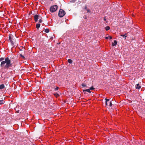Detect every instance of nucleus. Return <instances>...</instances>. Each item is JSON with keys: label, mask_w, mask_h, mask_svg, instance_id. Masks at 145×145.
Segmentation results:
<instances>
[{"label": "nucleus", "mask_w": 145, "mask_h": 145, "mask_svg": "<svg viewBox=\"0 0 145 145\" xmlns=\"http://www.w3.org/2000/svg\"><path fill=\"white\" fill-rule=\"evenodd\" d=\"M12 64L11 63L10 60L8 57L6 58L4 61L1 62V66L5 68H7L11 67Z\"/></svg>", "instance_id": "obj_1"}, {"label": "nucleus", "mask_w": 145, "mask_h": 145, "mask_svg": "<svg viewBox=\"0 0 145 145\" xmlns=\"http://www.w3.org/2000/svg\"><path fill=\"white\" fill-rule=\"evenodd\" d=\"M57 6L56 5H53L50 8V10L51 12H55L57 9Z\"/></svg>", "instance_id": "obj_2"}, {"label": "nucleus", "mask_w": 145, "mask_h": 145, "mask_svg": "<svg viewBox=\"0 0 145 145\" xmlns=\"http://www.w3.org/2000/svg\"><path fill=\"white\" fill-rule=\"evenodd\" d=\"M65 14V12L62 9H60L59 12V16L62 17H63Z\"/></svg>", "instance_id": "obj_3"}, {"label": "nucleus", "mask_w": 145, "mask_h": 145, "mask_svg": "<svg viewBox=\"0 0 145 145\" xmlns=\"http://www.w3.org/2000/svg\"><path fill=\"white\" fill-rule=\"evenodd\" d=\"M40 18V16L37 15H36L34 16V19L35 21V22H37L38 20V19H39Z\"/></svg>", "instance_id": "obj_4"}, {"label": "nucleus", "mask_w": 145, "mask_h": 145, "mask_svg": "<svg viewBox=\"0 0 145 145\" xmlns=\"http://www.w3.org/2000/svg\"><path fill=\"white\" fill-rule=\"evenodd\" d=\"M117 42L116 40H114V42H112V46H116L117 44Z\"/></svg>", "instance_id": "obj_5"}, {"label": "nucleus", "mask_w": 145, "mask_h": 145, "mask_svg": "<svg viewBox=\"0 0 145 145\" xmlns=\"http://www.w3.org/2000/svg\"><path fill=\"white\" fill-rule=\"evenodd\" d=\"M12 37L11 36H10L9 37V39L10 40V41L11 43L12 44H13L14 43V42L12 40Z\"/></svg>", "instance_id": "obj_6"}, {"label": "nucleus", "mask_w": 145, "mask_h": 145, "mask_svg": "<svg viewBox=\"0 0 145 145\" xmlns=\"http://www.w3.org/2000/svg\"><path fill=\"white\" fill-rule=\"evenodd\" d=\"M136 88L137 89H139L141 87L138 84H136L135 86Z\"/></svg>", "instance_id": "obj_7"}, {"label": "nucleus", "mask_w": 145, "mask_h": 145, "mask_svg": "<svg viewBox=\"0 0 145 145\" xmlns=\"http://www.w3.org/2000/svg\"><path fill=\"white\" fill-rule=\"evenodd\" d=\"M5 87V85L3 84H1L0 85V89H2Z\"/></svg>", "instance_id": "obj_8"}, {"label": "nucleus", "mask_w": 145, "mask_h": 145, "mask_svg": "<svg viewBox=\"0 0 145 145\" xmlns=\"http://www.w3.org/2000/svg\"><path fill=\"white\" fill-rule=\"evenodd\" d=\"M87 91L89 93H91V91H90V90L89 89H84L83 90V92H84V91Z\"/></svg>", "instance_id": "obj_9"}, {"label": "nucleus", "mask_w": 145, "mask_h": 145, "mask_svg": "<svg viewBox=\"0 0 145 145\" xmlns=\"http://www.w3.org/2000/svg\"><path fill=\"white\" fill-rule=\"evenodd\" d=\"M5 102L4 100H0V105L3 104Z\"/></svg>", "instance_id": "obj_10"}, {"label": "nucleus", "mask_w": 145, "mask_h": 145, "mask_svg": "<svg viewBox=\"0 0 145 145\" xmlns=\"http://www.w3.org/2000/svg\"><path fill=\"white\" fill-rule=\"evenodd\" d=\"M105 100H106V105H108V104H107V103L109 101H110V100L109 99H105Z\"/></svg>", "instance_id": "obj_11"}, {"label": "nucleus", "mask_w": 145, "mask_h": 145, "mask_svg": "<svg viewBox=\"0 0 145 145\" xmlns=\"http://www.w3.org/2000/svg\"><path fill=\"white\" fill-rule=\"evenodd\" d=\"M105 28L106 30L108 31L110 29V27L109 26H107L105 27Z\"/></svg>", "instance_id": "obj_12"}, {"label": "nucleus", "mask_w": 145, "mask_h": 145, "mask_svg": "<svg viewBox=\"0 0 145 145\" xmlns=\"http://www.w3.org/2000/svg\"><path fill=\"white\" fill-rule=\"evenodd\" d=\"M40 24H37L36 25V28L37 29H39L40 26Z\"/></svg>", "instance_id": "obj_13"}, {"label": "nucleus", "mask_w": 145, "mask_h": 145, "mask_svg": "<svg viewBox=\"0 0 145 145\" xmlns=\"http://www.w3.org/2000/svg\"><path fill=\"white\" fill-rule=\"evenodd\" d=\"M4 59L3 57H1L0 58V61H4Z\"/></svg>", "instance_id": "obj_14"}, {"label": "nucleus", "mask_w": 145, "mask_h": 145, "mask_svg": "<svg viewBox=\"0 0 145 145\" xmlns=\"http://www.w3.org/2000/svg\"><path fill=\"white\" fill-rule=\"evenodd\" d=\"M49 30L48 29H46L45 30V32L46 33H48L49 32Z\"/></svg>", "instance_id": "obj_15"}, {"label": "nucleus", "mask_w": 145, "mask_h": 145, "mask_svg": "<svg viewBox=\"0 0 145 145\" xmlns=\"http://www.w3.org/2000/svg\"><path fill=\"white\" fill-rule=\"evenodd\" d=\"M54 95L56 97H58L59 96V94L58 93H55Z\"/></svg>", "instance_id": "obj_16"}, {"label": "nucleus", "mask_w": 145, "mask_h": 145, "mask_svg": "<svg viewBox=\"0 0 145 145\" xmlns=\"http://www.w3.org/2000/svg\"><path fill=\"white\" fill-rule=\"evenodd\" d=\"M68 61L69 63H71L72 62V61L71 59H69Z\"/></svg>", "instance_id": "obj_17"}, {"label": "nucleus", "mask_w": 145, "mask_h": 145, "mask_svg": "<svg viewBox=\"0 0 145 145\" xmlns=\"http://www.w3.org/2000/svg\"><path fill=\"white\" fill-rule=\"evenodd\" d=\"M112 101H111L109 102V106H112Z\"/></svg>", "instance_id": "obj_18"}, {"label": "nucleus", "mask_w": 145, "mask_h": 145, "mask_svg": "<svg viewBox=\"0 0 145 145\" xmlns=\"http://www.w3.org/2000/svg\"><path fill=\"white\" fill-rule=\"evenodd\" d=\"M82 86L83 87H86V84H82Z\"/></svg>", "instance_id": "obj_19"}, {"label": "nucleus", "mask_w": 145, "mask_h": 145, "mask_svg": "<svg viewBox=\"0 0 145 145\" xmlns=\"http://www.w3.org/2000/svg\"><path fill=\"white\" fill-rule=\"evenodd\" d=\"M20 56L22 57V58L23 59H24L25 58V57L24 56H23L22 55V54H20Z\"/></svg>", "instance_id": "obj_20"}, {"label": "nucleus", "mask_w": 145, "mask_h": 145, "mask_svg": "<svg viewBox=\"0 0 145 145\" xmlns=\"http://www.w3.org/2000/svg\"><path fill=\"white\" fill-rule=\"evenodd\" d=\"M15 110H16V111L17 112V113H18L19 112H20V110H18L16 109V108H15Z\"/></svg>", "instance_id": "obj_21"}, {"label": "nucleus", "mask_w": 145, "mask_h": 145, "mask_svg": "<svg viewBox=\"0 0 145 145\" xmlns=\"http://www.w3.org/2000/svg\"><path fill=\"white\" fill-rule=\"evenodd\" d=\"M94 89L95 88L92 86L89 88L90 90Z\"/></svg>", "instance_id": "obj_22"}, {"label": "nucleus", "mask_w": 145, "mask_h": 145, "mask_svg": "<svg viewBox=\"0 0 145 145\" xmlns=\"http://www.w3.org/2000/svg\"><path fill=\"white\" fill-rule=\"evenodd\" d=\"M59 88H58V87H57L55 89V91L56 90H58V89Z\"/></svg>", "instance_id": "obj_23"}, {"label": "nucleus", "mask_w": 145, "mask_h": 145, "mask_svg": "<svg viewBox=\"0 0 145 145\" xmlns=\"http://www.w3.org/2000/svg\"><path fill=\"white\" fill-rule=\"evenodd\" d=\"M42 22V20L41 19H39V23H41Z\"/></svg>", "instance_id": "obj_24"}, {"label": "nucleus", "mask_w": 145, "mask_h": 145, "mask_svg": "<svg viewBox=\"0 0 145 145\" xmlns=\"http://www.w3.org/2000/svg\"><path fill=\"white\" fill-rule=\"evenodd\" d=\"M121 36L122 37H124L125 38L127 37V36H125V35H121Z\"/></svg>", "instance_id": "obj_25"}, {"label": "nucleus", "mask_w": 145, "mask_h": 145, "mask_svg": "<svg viewBox=\"0 0 145 145\" xmlns=\"http://www.w3.org/2000/svg\"><path fill=\"white\" fill-rule=\"evenodd\" d=\"M108 37L110 39H112V37L110 36H108Z\"/></svg>", "instance_id": "obj_26"}, {"label": "nucleus", "mask_w": 145, "mask_h": 145, "mask_svg": "<svg viewBox=\"0 0 145 145\" xmlns=\"http://www.w3.org/2000/svg\"><path fill=\"white\" fill-rule=\"evenodd\" d=\"M110 76H111V78H114V79H115V77H114V76H112L111 75H110Z\"/></svg>", "instance_id": "obj_27"}, {"label": "nucleus", "mask_w": 145, "mask_h": 145, "mask_svg": "<svg viewBox=\"0 0 145 145\" xmlns=\"http://www.w3.org/2000/svg\"><path fill=\"white\" fill-rule=\"evenodd\" d=\"M123 75H124L125 76H127V74H126V73H124V74H123Z\"/></svg>", "instance_id": "obj_28"}, {"label": "nucleus", "mask_w": 145, "mask_h": 145, "mask_svg": "<svg viewBox=\"0 0 145 145\" xmlns=\"http://www.w3.org/2000/svg\"><path fill=\"white\" fill-rule=\"evenodd\" d=\"M105 38L106 39H107L109 38V37H105Z\"/></svg>", "instance_id": "obj_29"}, {"label": "nucleus", "mask_w": 145, "mask_h": 145, "mask_svg": "<svg viewBox=\"0 0 145 145\" xmlns=\"http://www.w3.org/2000/svg\"><path fill=\"white\" fill-rule=\"evenodd\" d=\"M104 20L105 21H106V19L105 18V17L104 18Z\"/></svg>", "instance_id": "obj_30"}, {"label": "nucleus", "mask_w": 145, "mask_h": 145, "mask_svg": "<svg viewBox=\"0 0 145 145\" xmlns=\"http://www.w3.org/2000/svg\"><path fill=\"white\" fill-rule=\"evenodd\" d=\"M88 12H89V10H88Z\"/></svg>", "instance_id": "obj_31"}]
</instances>
